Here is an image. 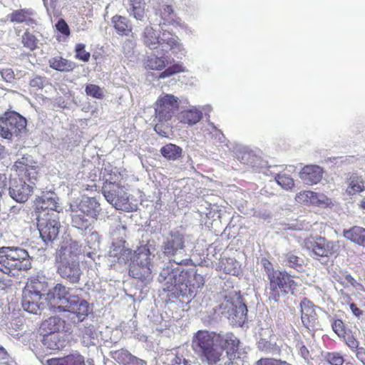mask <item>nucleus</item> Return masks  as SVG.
Here are the masks:
<instances>
[{
	"instance_id": "50",
	"label": "nucleus",
	"mask_w": 365,
	"mask_h": 365,
	"mask_svg": "<svg viewBox=\"0 0 365 365\" xmlns=\"http://www.w3.org/2000/svg\"><path fill=\"white\" fill-rule=\"evenodd\" d=\"M185 71V69H184V68H183L182 64H180V63H175V64L168 67V68H166L162 73H160L159 77L160 78H168V77H170V76H173V74H175V73H176L178 72H181V71Z\"/></svg>"
},
{
	"instance_id": "44",
	"label": "nucleus",
	"mask_w": 365,
	"mask_h": 365,
	"mask_svg": "<svg viewBox=\"0 0 365 365\" xmlns=\"http://www.w3.org/2000/svg\"><path fill=\"white\" fill-rule=\"evenodd\" d=\"M21 42L24 47L34 51L37 47L38 40L34 35L26 31L22 36Z\"/></svg>"
},
{
	"instance_id": "28",
	"label": "nucleus",
	"mask_w": 365,
	"mask_h": 365,
	"mask_svg": "<svg viewBox=\"0 0 365 365\" xmlns=\"http://www.w3.org/2000/svg\"><path fill=\"white\" fill-rule=\"evenodd\" d=\"M124 5L130 16L135 19L143 21L145 16V3L143 0H123Z\"/></svg>"
},
{
	"instance_id": "20",
	"label": "nucleus",
	"mask_w": 365,
	"mask_h": 365,
	"mask_svg": "<svg viewBox=\"0 0 365 365\" xmlns=\"http://www.w3.org/2000/svg\"><path fill=\"white\" fill-rule=\"evenodd\" d=\"M58 201L59 199L54 192H48L37 199L36 205L38 209L42 210L40 213L57 212L58 216L61 210Z\"/></svg>"
},
{
	"instance_id": "58",
	"label": "nucleus",
	"mask_w": 365,
	"mask_h": 365,
	"mask_svg": "<svg viewBox=\"0 0 365 365\" xmlns=\"http://www.w3.org/2000/svg\"><path fill=\"white\" fill-rule=\"evenodd\" d=\"M58 31L64 35H69L70 31L68 24L63 19L59 20L56 24Z\"/></svg>"
},
{
	"instance_id": "61",
	"label": "nucleus",
	"mask_w": 365,
	"mask_h": 365,
	"mask_svg": "<svg viewBox=\"0 0 365 365\" xmlns=\"http://www.w3.org/2000/svg\"><path fill=\"white\" fill-rule=\"evenodd\" d=\"M9 354L3 346H0V364H6L9 359Z\"/></svg>"
},
{
	"instance_id": "38",
	"label": "nucleus",
	"mask_w": 365,
	"mask_h": 365,
	"mask_svg": "<svg viewBox=\"0 0 365 365\" xmlns=\"http://www.w3.org/2000/svg\"><path fill=\"white\" fill-rule=\"evenodd\" d=\"M48 64L51 68L61 72L72 71L75 67L74 63L61 56L51 58Z\"/></svg>"
},
{
	"instance_id": "1",
	"label": "nucleus",
	"mask_w": 365,
	"mask_h": 365,
	"mask_svg": "<svg viewBox=\"0 0 365 365\" xmlns=\"http://www.w3.org/2000/svg\"><path fill=\"white\" fill-rule=\"evenodd\" d=\"M44 284L38 279H31L23 289L21 306L24 311L40 314L48 302L49 309L53 312H64L74 324L83 322L89 312L88 302L76 294L75 289L62 284H56L47 293L46 298L41 294Z\"/></svg>"
},
{
	"instance_id": "60",
	"label": "nucleus",
	"mask_w": 365,
	"mask_h": 365,
	"mask_svg": "<svg viewBox=\"0 0 365 365\" xmlns=\"http://www.w3.org/2000/svg\"><path fill=\"white\" fill-rule=\"evenodd\" d=\"M1 74L2 78H4L6 81H11L14 78V73L11 69H5L1 71Z\"/></svg>"
},
{
	"instance_id": "51",
	"label": "nucleus",
	"mask_w": 365,
	"mask_h": 365,
	"mask_svg": "<svg viewBox=\"0 0 365 365\" xmlns=\"http://www.w3.org/2000/svg\"><path fill=\"white\" fill-rule=\"evenodd\" d=\"M341 339H343L346 345L348 346L352 351H355L359 344V341L351 332L344 334Z\"/></svg>"
},
{
	"instance_id": "12",
	"label": "nucleus",
	"mask_w": 365,
	"mask_h": 365,
	"mask_svg": "<svg viewBox=\"0 0 365 365\" xmlns=\"http://www.w3.org/2000/svg\"><path fill=\"white\" fill-rule=\"evenodd\" d=\"M33 185V182L27 183L22 178L11 179L9 187V195L17 202H25L34 192Z\"/></svg>"
},
{
	"instance_id": "62",
	"label": "nucleus",
	"mask_w": 365,
	"mask_h": 365,
	"mask_svg": "<svg viewBox=\"0 0 365 365\" xmlns=\"http://www.w3.org/2000/svg\"><path fill=\"white\" fill-rule=\"evenodd\" d=\"M123 48L125 54L130 53L133 49V43L130 40H126L123 43Z\"/></svg>"
},
{
	"instance_id": "17",
	"label": "nucleus",
	"mask_w": 365,
	"mask_h": 365,
	"mask_svg": "<svg viewBox=\"0 0 365 365\" xmlns=\"http://www.w3.org/2000/svg\"><path fill=\"white\" fill-rule=\"evenodd\" d=\"M295 200L297 202L304 205L319 207H327L330 205V199L327 195L311 190L301 191L296 195Z\"/></svg>"
},
{
	"instance_id": "5",
	"label": "nucleus",
	"mask_w": 365,
	"mask_h": 365,
	"mask_svg": "<svg viewBox=\"0 0 365 365\" xmlns=\"http://www.w3.org/2000/svg\"><path fill=\"white\" fill-rule=\"evenodd\" d=\"M31 268V260L28 252L19 247L0 248V272L9 276H16L21 271Z\"/></svg>"
},
{
	"instance_id": "25",
	"label": "nucleus",
	"mask_w": 365,
	"mask_h": 365,
	"mask_svg": "<svg viewBox=\"0 0 365 365\" xmlns=\"http://www.w3.org/2000/svg\"><path fill=\"white\" fill-rule=\"evenodd\" d=\"M45 365H86V364L83 356L76 352L64 357L47 359Z\"/></svg>"
},
{
	"instance_id": "52",
	"label": "nucleus",
	"mask_w": 365,
	"mask_h": 365,
	"mask_svg": "<svg viewBox=\"0 0 365 365\" xmlns=\"http://www.w3.org/2000/svg\"><path fill=\"white\" fill-rule=\"evenodd\" d=\"M255 365H292L285 361L273 358H261L256 361Z\"/></svg>"
},
{
	"instance_id": "39",
	"label": "nucleus",
	"mask_w": 365,
	"mask_h": 365,
	"mask_svg": "<svg viewBox=\"0 0 365 365\" xmlns=\"http://www.w3.org/2000/svg\"><path fill=\"white\" fill-rule=\"evenodd\" d=\"M182 148L175 144L169 143L160 149L162 155L170 160H178L182 156Z\"/></svg>"
},
{
	"instance_id": "63",
	"label": "nucleus",
	"mask_w": 365,
	"mask_h": 365,
	"mask_svg": "<svg viewBox=\"0 0 365 365\" xmlns=\"http://www.w3.org/2000/svg\"><path fill=\"white\" fill-rule=\"evenodd\" d=\"M356 356L358 360L365 358V348L363 346L359 347L358 346V349L355 350Z\"/></svg>"
},
{
	"instance_id": "53",
	"label": "nucleus",
	"mask_w": 365,
	"mask_h": 365,
	"mask_svg": "<svg viewBox=\"0 0 365 365\" xmlns=\"http://www.w3.org/2000/svg\"><path fill=\"white\" fill-rule=\"evenodd\" d=\"M185 349L184 347L178 349L175 353V356L173 359L174 365H190L189 361L185 359L184 352Z\"/></svg>"
},
{
	"instance_id": "21",
	"label": "nucleus",
	"mask_w": 365,
	"mask_h": 365,
	"mask_svg": "<svg viewBox=\"0 0 365 365\" xmlns=\"http://www.w3.org/2000/svg\"><path fill=\"white\" fill-rule=\"evenodd\" d=\"M323 169L315 165H308L303 167L299 173L300 178L307 185H317L323 177Z\"/></svg>"
},
{
	"instance_id": "49",
	"label": "nucleus",
	"mask_w": 365,
	"mask_h": 365,
	"mask_svg": "<svg viewBox=\"0 0 365 365\" xmlns=\"http://www.w3.org/2000/svg\"><path fill=\"white\" fill-rule=\"evenodd\" d=\"M100 235L96 231H92L86 238V243L91 249L96 250L99 247Z\"/></svg>"
},
{
	"instance_id": "47",
	"label": "nucleus",
	"mask_w": 365,
	"mask_h": 365,
	"mask_svg": "<svg viewBox=\"0 0 365 365\" xmlns=\"http://www.w3.org/2000/svg\"><path fill=\"white\" fill-rule=\"evenodd\" d=\"M325 359L331 365H343L344 359L340 352H327Z\"/></svg>"
},
{
	"instance_id": "24",
	"label": "nucleus",
	"mask_w": 365,
	"mask_h": 365,
	"mask_svg": "<svg viewBox=\"0 0 365 365\" xmlns=\"http://www.w3.org/2000/svg\"><path fill=\"white\" fill-rule=\"evenodd\" d=\"M35 12L30 9H23L14 11L8 17L11 22L25 23L26 25L34 26L36 24L34 19Z\"/></svg>"
},
{
	"instance_id": "10",
	"label": "nucleus",
	"mask_w": 365,
	"mask_h": 365,
	"mask_svg": "<svg viewBox=\"0 0 365 365\" xmlns=\"http://www.w3.org/2000/svg\"><path fill=\"white\" fill-rule=\"evenodd\" d=\"M304 247L314 255L329 257L336 254L339 247L322 236H309L304 240Z\"/></svg>"
},
{
	"instance_id": "31",
	"label": "nucleus",
	"mask_w": 365,
	"mask_h": 365,
	"mask_svg": "<svg viewBox=\"0 0 365 365\" xmlns=\"http://www.w3.org/2000/svg\"><path fill=\"white\" fill-rule=\"evenodd\" d=\"M192 349L195 354L204 361L205 359V332L198 331L193 336Z\"/></svg>"
},
{
	"instance_id": "46",
	"label": "nucleus",
	"mask_w": 365,
	"mask_h": 365,
	"mask_svg": "<svg viewBox=\"0 0 365 365\" xmlns=\"http://www.w3.org/2000/svg\"><path fill=\"white\" fill-rule=\"evenodd\" d=\"M332 331L339 337L341 338L346 334L345 324L341 319H334L331 324Z\"/></svg>"
},
{
	"instance_id": "8",
	"label": "nucleus",
	"mask_w": 365,
	"mask_h": 365,
	"mask_svg": "<svg viewBox=\"0 0 365 365\" xmlns=\"http://www.w3.org/2000/svg\"><path fill=\"white\" fill-rule=\"evenodd\" d=\"M26 120L16 112H6L0 117V135L11 140L26 130Z\"/></svg>"
},
{
	"instance_id": "18",
	"label": "nucleus",
	"mask_w": 365,
	"mask_h": 365,
	"mask_svg": "<svg viewBox=\"0 0 365 365\" xmlns=\"http://www.w3.org/2000/svg\"><path fill=\"white\" fill-rule=\"evenodd\" d=\"M70 205L78 209L79 212H83V214L94 219L97 218L101 210L100 203L96 199L87 196L82 197L79 202H73Z\"/></svg>"
},
{
	"instance_id": "36",
	"label": "nucleus",
	"mask_w": 365,
	"mask_h": 365,
	"mask_svg": "<svg viewBox=\"0 0 365 365\" xmlns=\"http://www.w3.org/2000/svg\"><path fill=\"white\" fill-rule=\"evenodd\" d=\"M365 190V181L361 176L353 174L348 180L346 192L349 195H356Z\"/></svg>"
},
{
	"instance_id": "56",
	"label": "nucleus",
	"mask_w": 365,
	"mask_h": 365,
	"mask_svg": "<svg viewBox=\"0 0 365 365\" xmlns=\"http://www.w3.org/2000/svg\"><path fill=\"white\" fill-rule=\"evenodd\" d=\"M161 16L165 21L168 23L172 22L174 20V14L172 6L169 5L164 6L161 11Z\"/></svg>"
},
{
	"instance_id": "16",
	"label": "nucleus",
	"mask_w": 365,
	"mask_h": 365,
	"mask_svg": "<svg viewBox=\"0 0 365 365\" xmlns=\"http://www.w3.org/2000/svg\"><path fill=\"white\" fill-rule=\"evenodd\" d=\"M81 253V245L76 241H71L61 245L57 251L56 262L79 261L78 255Z\"/></svg>"
},
{
	"instance_id": "35",
	"label": "nucleus",
	"mask_w": 365,
	"mask_h": 365,
	"mask_svg": "<svg viewBox=\"0 0 365 365\" xmlns=\"http://www.w3.org/2000/svg\"><path fill=\"white\" fill-rule=\"evenodd\" d=\"M82 335L83 343L86 346L95 345L97 342L98 333L92 324H86L79 329Z\"/></svg>"
},
{
	"instance_id": "48",
	"label": "nucleus",
	"mask_w": 365,
	"mask_h": 365,
	"mask_svg": "<svg viewBox=\"0 0 365 365\" xmlns=\"http://www.w3.org/2000/svg\"><path fill=\"white\" fill-rule=\"evenodd\" d=\"M86 93L88 96L101 99L103 97V91L101 88L94 84H88L86 86Z\"/></svg>"
},
{
	"instance_id": "9",
	"label": "nucleus",
	"mask_w": 365,
	"mask_h": 365,
	"mask_svg": "<svg viewBox=\"0 0 365 365\" xmlns=\"http://www.w3.org/2000/svg\"><path fill=\"white\" fill-rule=\"evenodd\" d=\"M37 220L39 233L43 242L48 244L55 240L61 228L57 212L40 213Z\"/></svg>"
},
{
	"instance_id": "40",
	"label": "nucleus",
	"mask_w": 365,
	"mask_h": 365,
	"mask_svg": "<svg viewBox=\"0 0 365 365\" xmlns=\"http://www.w3.org/2000/svg\"><path fill=\"white\" fill-rule=\"evenodd\" d=\"M112 357L114 360L123 365H130L133 359L136 357L131 355L127 350L120 349L112 352Z\"/></svg>"
},
{
	"instance_id": "2",
	"label": "nucleus",
	"mask_w": 365,
	"mask_h": 365,
	"mask_svg": "<svg viewBox=\"0 0 365 365\" xmlns=\"http://www.w3.org/2000/svg\"><path fill=\"white\" fill-rule=\"evenodd\" d=\"M175 264L176 267H173V263L169 262L159 274L158 281L163 284V291L171 292L174 297L191 295L193 272L183 269L178 262Z\"/></svg>"
},
{
	"instance_id": "30",
	"label": "nucleus",
	"mask_w": 365,
	"mask_h": 365,
	"mask_svg": "<svg viewBox=\"0 0 365 365\" xmlns=\"http://www.w3.org/2000/svg\"><path fill=\"white\" fill-rule=\"evenodd\" d=\"M344 236L352 242L362 247H365V228L359 226H354L343 232Z\"/></svg>"
},
{
	"instance_id": "29",
	"label": "nucleus",
	"mask_w": 365,
	"mask_h": 365,
	"mask_svg": "<svg viewBox=\"0 0 365 365\" xmlns=\"http://www.w3.org/2000/svg\"><path fill=\"white\" fill-rule=\"evenodd\" d=\"M65 321L58 317H51L43 321L40 327L44 334H58L64 328Z\"/></svg>"
},
{
	"instance_id": "27",
	"label": "nucleus",
	"mask_w": 365,
	"mask_h": 365,
	"mask_svg": "<svg viewBox=\"0 0 365 365\" xmlns=\"http://www.w3.org/2000/svg\"><path fill=\"white\" fill-rule=\"evenodd\" d=\"M71 209V217L72 225L79 230H83L88 229L91 223L95 220L91 217L87 216L83 212H79V210L70 205Z\"/></svg>"
},
{
	"instance_id": "34",
	"label": "nucleus",
	"mask_w": 365,
	"mask_h": 365,
	"mask_svg": "<svg viewBox=\"0 0 365 365\" xmlns=\"http://www.w3.org/2000/svg\"><path fill=\"white\" fill-rule=\"evenodd\" d=\"M42 344L46 349L55 351L64 347L65 340L58 334H44Z\"/></svg>"
},
{
	"instance_id": "37",
	"label": "nucleus",
	"mask_w": 365,
	"mask_h": 365,
	"mask_svg": "<svg viewBox=\"0 0 365 365\" xmlns=\"http://www.w3.org/2000/svg\"><path fill=\"white\" fill-rule=\"evenodd\" d=\"M170 63L168 56H158L155 55L148 57L145 67L151 70H162Z\"/></svg>"
},
{
	"instance_id": "4",
	"label": "nucleus",
	"mask_w": 365,
	"mask_h": 365,
	"mask_svg": "<svg viewBox=\"0 0 365 365\" xmlns=\"http://www.w3.org/2000/svg\"><path fill=\"white\" fill-rule=\"evenodd\" d=\"M240 341L232 334L222 335L215 332H207V363L215 364L220 361L222 352L231 358L239 349Z\"/></svg>"
},
{
	"instance_id": "32",
	"label": "nucleus",
	"mask_w": 365,
	"mask_h": 365,
	"mask_svg": "<svg viewBox=\"0 0 365 365\" xmlns=\"http://www.w3.org/2000/svg\"><path fill=\"white\" fill-rule=\"evenodd\" d=\"M218 269L225 274L237 276L239 274L240 265L235 258L221 257L218 262Z\"/></svg>"
},
{
	"instance_id": "57",
	"label": "nucleus",
	"mask_w": 365,
	"mask_h": 365,
	"mask_svg": "<svg viewBox=\"0 0 365 365\" xmlns=\"http://www.w3.org/2000/svg\"><path fill=\"white\" fill-rule=\"evenodd\" d=\"M46 79L39 76H36L32 78L30 81V85L32 87H35L37 88H42L44 86Z\"/></svg>"
},
{
	"instance_id": "26",
	"label": "nucleus",
	"mask_w": 365,
	"mask_h": 365,
	"mask_svg": "<svg viewBox=\"0 0 365 365\" xmlns=\"http://www.w3.org/2000/svg\"><path fill=\"white\" fill-rule=\"evenodd\" d=\"M202 118V112L195 106H189L179 113V120L189 125L196 124Z\"/></svg>"
},
{
	"instance_id": "42",
	"label": "nucleus",
	"mask_w": 365,
	"mask_h": 365,
	"mask_svg": "<svg viewBox=\"0 0 365 365\" xmlns=\"http://www.w3.org/2000/svg\"><path fill=\"white\" fill-rule=\"evenodd\" d=\"M284 262L286 265L297 271H299L300 269L303 267L302 259L292 252H289L284 255Z\"/></svg>"
},
{
	"instance_id": "15",
	"label": "nucleus",
	"mask_w": 365,
	"mask_h": 365,
	"mask_svg": "<svg viewBox=\"0 0 365 365\" xmlns=\"http://www.w3.org/2000/svg\"><path fill=\"white\" fill-rule=\"evenodd\" d=\"M133 257L132 250L128 247L125 240L119 241H113L109 250L108 257L110 262L125 264Z\"/></svg>"
},
{
	"instance_id": "64",
	"label": "nucleus",
	"mask_w": 365,
	"mask_h": 365,
	"mask_svg": "<svg viewBox=\"0 0 365 365\" xmlns=\"http://www.w3.org/2000/svg\"><path fill=\"white\" fill-rule=\"evenodd\" d=\"M344 277L346 281L351 285L355 287L357 284V281L351 274H346Z\"/></svg>"
},
{
	"instance_id": "22",
	"label": "nucleus",
	"mask_w": 365,
	"mask_h": 365,
	"mask_svg": "<svg viewBox=\"0 0 365 365\" xmlns=\"http://www.w3.org/2000/svg\"><path fill=\"white\" fill-rule=\"evenodd\" d=\"M13 169L20 173L25 172L30 180L36 179L37 174L36 163L30 155H24L17 159L13 165Z\"/></svg>"
},
{
	"instance_id": "14",
	"label": "nucleus",
	"mask_w": 365,
	"mask_h": 365,
	"mask_svg": "<svg viewBox=\"0 0 365 365\" xmlns=\"http://www.w3.org/2000/svg\"><path fill=\"white\" fill-rule=\"evenodd\" d=\"M57 272L61 278L71 284H77L81 279L83 272L79 261L56 262Z\"/></svg>"
},
{
	"instance_id": "19",
	"label": "nucleus",
	"mask_w": 365,
	"mask_h": 365,
	"mask_svg": "<svg viewBox=\"0 0 365 365\" xmlns=\"http://www.w3.org/2000/svg\"><path fill=\"white\" fill-rule=\"evenodd\" d=\"M300 307L301 321L304 327L307 329L314 328L318 319L315 305L307 298H304L300 303Z\"/></svg>"
},
{
	"instance_id": "3",
	"label": "nucleus",
	"mask_w": 365,
	"mask_h": 365,
	"mask_svg": "<svg viewBox=\"0 0 365 365\" xmlns=\"http://www.w3.org/2000/svg\"><path fill=\"white\" fill-rule=\"evenodd\" d=\"M141 40L146 47L152 50L160 48L162 51L167 53L170 51L175 55H180V58L186 53L178 37L163 29L157 32L152 26H145L141 34Z\"/></svg>"
},
{
	"instance_id": "13",
	"label": "nucleus",
	"mask_w": 365,
	"mask_h": 365,
	"mask_svg": "<svg viewBox=\"0 0 365 365\" xmlns=\"http://www.w3.org/2000/svg\"><path fill=\"white\" fill-rule=\"evenodd\" d=\"M103 195L106 200L117 210L127 209L128 194L122 186L110 184L103 188Z\"/></svg>"
},
{
	"instance_id": "54",
	"label": "nucleus",
	"mask_w": 365,
	"mask_h": 365,
	"mask_svg": "<svg viewBox=\"0 0 365 365\" xmlns=\"http://www.w3.org/2000/svg\"><path fill=\"white\" fill-rule=\"evenodd\" d=\"M76 53V58L82 60L84 62H87L90 58V53L85 50V45L82 43H78L75 48Z\"/></svg>"
},
{
	"instance_id": "6",
	"label": "nucleus",
	"mask_w": 365,
	"mask_h": 365,
	"mask_svg": "<svg viewBox=\"0 0 365 365\" xmlns=\"http://www.w3.org/2000/svg\"><path fill=\"white\" fill-rule=\"evenodd\" d=\"M269 280V299L278 302L281 296L289 293L294 294L297 287V283L294 277L286 272L269 270L267 272Z\"/></svg>"
},
{
	"instance_id": "23",
	"label": "nucleus",
	"mask_w": 365,
	"mask_h": 365,
	"mask_svg": "<svg viewBox=\"0 0 365 365\" xmlns=\"http://www.w3.org/2000/svg\"><path fill=\"white\" fill-rule=\"evenodd\" d=\"M183 238L179 233H171L164 241L163 249L165 255H174L183 248Z\"/></svg>"
},
{
	"instance_id": "59",
	"label": "nucleus",
	"mask_w": 365,
	"mask_h": 365,
	"mask_svg": "<svg viewBox=\"0 0 365 365\" xmlns=\"http://www.w3.org/2000/svg\"><path fill=\"white\" fill-rule=\"evenodd\" d=\"M208 125L212 127V129L214 131V133L210 132V134H212V136H215V138L218 139V141L222 142L223 139L225 138V136L221 132V130L216 128L212 123H208Z\"/></svg>"
},
{
	"instance_id": "11",
	"label": "nucleus",
	"mask_w": 365,
	"mask_h": 365,
	"mask_svg": "<svg viewBox=\"0 0 365 365\" xmlns=\"http://www.w3.org/2000/svg\"><path fill=\"white\" fill-rule=\"evenodd\" d=\"M178 98L172 94L160 96L155 105V118L159 122H166L171 119L178 108Z\"/></svg>"
},
{
	"instance_id": "33",
	"label": "nucleus",
	"mask_w": 365,
	"mask_h": 365,
	"mask_svg": "<svg viewBox=\"0 0 365 365\" xmlns=\"http://www.w3.org/2000/svg\"><path fill=\"white\" fill-rule=\"evenodd\" d=\"M111 24L117 34L120 36H128L132 31V25L125 16L120 15L113 16L111 19Z\"/></svg>"
},
{
	"instance_id": "43",
	"label": "nucleus",
	"mask_w": 365,
	"mask_h": 365,
	"mask_svg": "<svg viewBox=\"0 0 365 365\" xmlns=\"http://www.w3.org/2000/svg\"><path fill=\"white\" fill-rule=\"evenodd\" d=\"M275 180L284 190H291L294 187V179L287 174H277Z\"/></svg>"
},
{
	"instance_id": "55",
	"label": "nucleus",
	"mask_w": 365,
	"mask_h": 365,
	"mask_svg": "<svg viewBox=\"0 0 365 365\" xmlns=\"http://www.w3.org/2000/svg\"><path fill=\"white\" fill-rule=\"evenodd\" d=\"M234 312L235 317H239V319L244 322L247 314V305L245 303L240 302L235 307Z\"/></svg>"
},
{
	"instance_id": "41",
	"label": "nucleus",
	"mask_w": 365,
	"mask_h": 365,
	"mask_svg": "<svg viewBox=\"0 0 365 365\" xmlns=\"http://www.w3.org/2000/svg\"><path fill=\"white\" fill-rule=\"evenodd\" d=\"M110 235L113 241H119L120 240H125L126 237V227L120 221L116 220L112 226Z\"/></svg>"
},
{
	"instance_id": "45",
	"label": "nucleus",
	"mask_w": 365,
	"mask_h": 365,
	"mask_svg": "<svg viewBox=\"0 0 365 365\" xmlns=\"http://www.w3.org/2000/svg\"><path fill=\"white\" fill-rule=\"evenodd\" d=\"M341 297L344 301V302L341 303L342 305H344L345 304H349L353 314L359 319L362 316L363 312L359 308H358L355 303L352 302L351 297L349 294L344 293L342 294Z\"/></svg>"
},
{
	"instance_id": "7",
	"label": "nucleus",
	"mask_w": 365,
	"mask_h": 365,
	"mask_svg": "<svg viewBox=\"0 0 365 365\" xmlns=\"http://www.w3.org/2000/svg\"><path fill=\"white\" fill-rule=\"evenodd\" d=\"M154 257L151 255L150 250L146 246L139 247L135 252L133 260L130 266V275L142 282L150 281L152 279Z\"/></svg>"
}]
</instances>
